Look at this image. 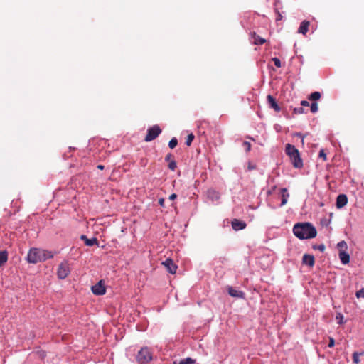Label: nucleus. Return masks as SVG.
Listing matches in <instances>:
<instances>
[{
    "label": "nucleus",
    "instance_id": "nucleus-1",
    "mask_svg": "<svg viewBox=\"0 0 364 364\" xmlns=\"http://www.w3.org/2000/svg\"><path fill=\"white\" fill-rule=\"evenodd\" d=\"M294 235L299 240H310L317 235V230L309 222L297 223L292 229Z\"/></svg>",
    "mask_w": 364,
    "mask_h": 364
},
{
    "label": "nucleus",
    "instance_id": "nucleus-2",
    "mask_svg": "<svg viewBox=\"0 0 364 364\" xmlns=\"http://www.w3.org/2000/svg\"><path fill=\"white\" fill-rule=\"evenodd\" d=\"M285 153L289 156L293 166L296 168L303 167V161L301 158L299 150L295 146L291 144H287L285 146Z\"/></svg>",
    "mask_w": 364,
    "mask_h": 364
},
{
    "label": "nucleus",
    "instance_id": "nucleus-3",
    "mask_svg": "<svg viewBox=\"0 0 364 364\" xmlns=\"http://www.w3.org/2000/svg\"><path fill=\"white\" fill-rule=\"evenodd\" d=\"M152 359L151 349L147 346L141 348L136 355V360L139 364H148Z\"/></svg>",
    "mask_w": 364,
    "mask_h": 364
},
{
    "label": "nucleus",
    "instance_id": "nucleus-4",
    "mask_svg": "<svg viewBox=\"0 0 364 364\" xmlns=\"http://www.w3.org/2000/svg\"><path fill=\"white\" fill-rule=\"evenodd\" d=\"M41 249L31 248L26 257V260L28 263L36 264L41 262Z\"/></svg>",
    "mask_w": 364,
    "mask_h": 364
},
{
    "label": "nucleus",
    "instance_id": "nucleus-5",
    "mask_svg": "<svg viewBox=\"0 0 364 364\" xmlns=\"http://www.w3.org/2000/svg\"><path fill=\"white\" fill-rule=\"evenodd\" d=\"M161 129L157 124L150 127L147 129L146 135L144 138L146 142L154 140L161 133Z\"/></svg>",
    "mask_w": 364,
    "mask_h": 364
},
{
    "label": "nucleus",
    "instance_id": "nucleus-6",
    "mask_svg": "<svg viewBox=\"0 0 364 364\" xmlns=\"http://www.w3.org/2000/svg\"><path fill=\"white\" fill-rule=\"evenodd\" d=\"M70 273V269L69 264H68V261L62 262L58 267V270H57L58 277L60 279H64L68 276V274Z\"/></svg>",
    "mask_w": 364,
    "mask_h": 364
},
{
    "label": "nucleus",
    "instance_id": "nucleus-7",
    "mask_svg": "<svg viewBox=\"0 0 364 364\" xmlns=\"http://www.w3.org/2000/svg\"><path fill=\"white\" fill-rule=\"evenodd\" d=\"M91 289L92 292L97 296H102L106 293V289L102 280L99 281L96 284L93 285Z\"/></svg>",
    "mask_w": 364,
    "mask_h": 364
},
{
    "label": "nucleus",
    "instance_id": "nucleus-8",
    "mask_svg": "<svg viewBox=\"0 0 364 364\" xmlns=\"http://www.w3.org/2000/svg\"><path fill=\"white\" fill-rule=\"evenodd\" d=\"M227 291L230 296L237 299H245V293L241 290L237 289L231 286L227 287Z\"/></svg>",
    "mask_w": 364,
    "mask_h": 364
},
{
    "label": "nucleus",
    "instance_id": "nucleus-9",
    "mask_svg": "<svg viewBox=\"0 0 364 364\" xmlns=\"http://www.w3.org/2000/svg\"><path fill=\"white\" fill-rule=\"evenodd\" d=\"M162 264L164 265L165 267H166L169 273L173 274L176 272L178 266L173 262L172 259H166V260L162 262Z\"/></svg>",
    "mask_w": 364,
    "mask_h": 364
},
{
    "label": "nucleus",
    "instance_id": "nucleus-10",
    "mask_svg": "<svg viewBox=\"0 0 364 364\" xmlns=\"http://www.w3.org/2000/svg\"><path fill=\"white\" fill-rule=\"evenodd\" d=\"M267 101L269 107L273 109L275 112H279L281 111V107L277 103V100L271 95H268L267 97Z\"/></svg>",
    "mask_w": 364,
    "mask_h": 364
},
{
    "label": "nucleus",
    "instance_id": "nucleus-11",
    "mask_svg": "<svg viewBox=\"0 0 364 364\" xmlns=\"http://www.w3.org/2000/svg\"><path fill=\"white\" fill-rule=\"evenodd\" d=\"M231 225L234 230L238 231L245 229L247 226V224L243 220L233 219L231 222Z\"/></svg>",
    "mask_w": 364,
    "mask_h": 364
},
{
    "label": "nucleus",
    "instance_id": "nucleus-12",
    "mask_svg": "<svg viewBox=\"0 0 364 364\" xmlns=\"http://www.w3.org/2000/svg\"><path fill=\"white\" fill-rule=\"evenodd\" d=\"M80 238L81 240L84 241L85 245L88 247H92L95 245L99 246V242L96 237L87 238L86 235H82Z\"/></svg>",
    "mask_w": 364,
    "mask_h": 364
},
{
    "label": "nucleus",
    "instance_id": "nucleus-13",
    "mask_svg": "<svg viewBox=\"0 0 364 364\" xmlns=\"http://www.w3.org/2000/svg\"><path fill=\"white\" fill-rule=\"evenodd\" d=\"M348 203V197L346 194H339L336 198V207L340 209Z\"/></svg>",
    "mask_w": 364,
    "mask_h": 364
},
{
    "label": "nucleus",
    "instance_id": "nucleus-14",
    "mask_svg": "<svg viewBox=\"0 0 364 364\" xmlns=\"http://www.w3.org/2000/svg\"><path fill=\"white\" fill-rule=\"evenodd\" d=\"M302 263L303 264L312 267L315 264L314 255L304 254L302 258Z\"/></svg>",
    "mask_w": 364,
    "mask_h": 364
},
{
    "label": "nucleus",
    "instance_id": "nucleus-15",
    "mask_svg": "<svg viewBox=\"0 0 364 364\" xmlns=\"http://www.w3.org/2000/svg\"><path fill=\"white\" fill-rule=\"evenodd\" d=\"M281 196H282V201L280 203V207L284 206L287 204L288 198L289 197V194L288 193L287 188H282L280 189Z\"/></svg>",
    "mask_w": 364,
    "mask_h": 364
},
{
    "label": "nucleus",
    "instance_id": "nucleus-16",
    "mask_svg": "<svg viewBox=\"0 0 364 364\" xmlns=\"http://www.w3.org/2000/svg\"><path fill=\"white\" fill-rule=\"evenodd\" d=\"M208 198L211 200L212 201H216L220 199V195L218 191L214 190V189H209L208 190Z\"/></svg>",
    "mask_w": 364,
    "mask_h": 364
},
{
    "label": "nucleus",
    "instance_id": "nucleus-17",
    "mask_svg": "<svg viewBox=\"0 0 364 364\" xmlns=\"http://www.w3.org/2000/svg\"><path fill=\"white\" fill-rule=\"evenodd\" d=\"M309 24H310L309 21H308L306 20L303 21L300 23V26H299V28L297 32L299 33H301L303 35H305L307 33V31H309Z\"/></svg>",
    "mask_w": 364,
    "mask_h": 364
},
{
    "label": "nucleus",
    "instance_id": "nucleus-18",
    "mask_svg": "<svg viewBox=\"0 0 364 364\" xmlns=\"http://www.w3.org/2000/svg\"><path fill=\"white\" fill-rule=\"evenodd\" d=\"M339 259L343 264H347L350 262V255L347 252H338Z\"/></svg>",
    "mask_w": 364,
    "mask_h": 364
},
{
    "label": "nucleus",
    "instance_id": "nucleus-19",
    "mask_svg": "<svg viewBox=\"0 0 364 364\" xmlns=\"http://www.w3.org/2000/svg\"><path fill=\"white\" fill-rule=\"evenodd\" d=\"M252 38L254 40L253 43L257 46H260L264 44L266 42V40L259 35H257L255 32L252 33Z\"/></svg>",
    "mask_w": 364,
    "mask_h": 364
},
{
    "label": "nucleus",
    "instance_id": "nucleus-20",
    "mask_svg": "<svg viewBox=\"0 0 364 364\" xmlns=\"http://www.w3.org/2000/svg\"><path fill=\"white\" fill-rule=\"evenodd\" d=\"M41 262H45L48 259H52L54 256L53 253L51 251L41 249Z\"/></svg>",
    "mask_w": 364,
    "mask_h": 364
},
{
    "label": "nucleus",
    "instance_id": "nucleus-21",
    "mask_svg": "<svg viewBox=\"0 0 364 364\" xmlns=\"http://www.w3.org/2000/svg\"><path fill=\"white\" fill-rule=\"evenodd\" d=\"M8 260V252L6 250L0 251V267L3 266Z\"/></svg>",
    "mask_w": 364,
    "mask_h": 364
},
{
    "label": "nucleus",
    "instance_id": "nucleus-22",
    "mask_svg": "<svg viewBox=\"0 0 364 364\" xmlns=\"http://www.w3.org/2000/svg\"><path fill=\"white\" fill-rule=\"evenodd\" d=\"M337 247L338 249V252H347L348 245L344 240H343L338 243Z\"/></svg>",
    "mask_w": 364,
    "mask_h": 364
},
{
    "label": "nucleus",
    "instance_id": "nucleus-23",
    "mask_svg": "<svg viewBox=\"0 0 364 364\" xmlns=\"http://www.w3.org/2000/svg\"><path fill=\"white\" fill-rule=\"evenodd\" d=\"M364 355V351L361 353L354 352L353 353V361L355 364H359L360 360L359 359L360 355Z\"/></svg>",
    "mask_w": 364,
    "mask_h": 364
},
{
    "label": "nucleus",
    "instance_id": "nucleus-24",
    "mask_svg": "<svg viewBox=\"0 0 364 364\" xmlns=\"http://www.w3.org/2000/svg\"><path fill=\"white\" fill-rule=\"evenodd\" d=\"M308 99L312 102H316L317 100H318V91H315V92H312L309 96Z\"/></svg>",
    "mask_w": 364,
    "mask_h": 364
},
{
    "label": "nucleus",
    "instance_id": "nucleus-25",
    "mask_svg": "<svg viewBox=\"0 0 364 364\" xmlns=\"http://www.w3.org/2000/svg\"><path fill=\"white\" fill-rule=\"evenodd\" d=\"M318 104H317V102H312L310 105H309V109L311 111V112L312 113H315L318 111Z\"/></svg>",
    "mask_w": 364,
    "mask_h": 364
},
{
    "label": "nucleus",
    "instance_id": "nucleus-26",
    "mask_svg": "<svg viewBox=\"0 0 364 364\" xmlns=\"http://www.w3.org/2000/svg\"><path fill=\"white\" fill-rule=\"evenodd\" d=\"M178 145V139L173 137L168 142V147L171 149H174Z\"/></svg>",
    "mask_w": 364,
    "mask_h": 364
},
{
    "label": "nucleus",
    "instance_id": "nucleus-27",
    "mask_svg": "<svg viewBox=\"0 0 364 364\" xmlns=\"http://www.w3.org/2000/svg\"><path fill=\"white\" fill-rule=\"evenodd\" d=\"M196 363V360L191 358H186L185 359H182L179 364H194Z\"/></svg>",
    "mask_w": 364,
    "mask_h": 364
},
{
    "label": "nucleus",
    "instance_id": "nucleus-28",
    "mask_svg": "<svg viewBox=\"0 0 364 364\" xmlns=\"http://www.w3.org/2000/svg\"><path fill=\"white\" fill-rule=\"evenodd\" d=\"M331 216H332V213H330L328 218H324V219H322V220L320 221V224H321L322 226H328V225L330 224V223H331Z\"/></svg>",
    "mask_w": 364,
    "mask_h": 364
},
{
    "label": "nucleus",
    "instance_id": "nucleus-29",
    "mask_svg": "<svg viewBox=\"0 0 364 364\" xmlns=\"http://www.w3.org/2000/svg\"><path fill=\"white\" fill-rule=\"evenodd\" d=\"M194 138H195V136L193 135V134H192V133L189 134L187 136V137H186V140L185 144H186L188 146H191V144H192V142H193V139H194Z\"/></svg>",
    "mask_w": 364,
    "mask_h": 364
},
{
    "label": "nucleus",
    "instance_id": "nucleus-30",
    "mask_svg": "<svg viewBox=\"0 0 364 364\" xmlns=\"http://www.w3.org/2000/svg\"><path fill=\"white\" fill-rule=\"evenodd\" d=\"M305 112H307V109H305V108L302 107H295L294 109V113L296 114H299Z\"/></svg>",
    "mask_w": 364,
    "mask_h": 364
},
{
    "label": "nucleus",
    "instance_id": "nucleus-31",
    "mask_svg": "<svg viewBox=\"0 0 364 364\" xmlns=\"http://www.w3.org/2000/svg\"><path fill=\"white\" fill-rule=\"evenodd\" d=\"M168 167L170 170L175 171L177 167L176 161L175 160L170 161V162H168Z\"/></svg>",
    "mask_w": 364,
    "mask_h": 364
},
{
    "label": "nucleus",
    "instance_id": "nucleus-32",
    "mask_svg": "<svg viewBox=\"0 0 364 364\" xmlns=\"http://www.w3.org/2000/svg\"><path fill=\"white\" fill-rule=\"evenodd\" d=\"M242 146L246 152H249L251 150V144L247 141L242 142Z\"/></svg>",
    "mask_w": 364,
    "mask_h": 364
},
{
    "label": "nucleus",
    "instance_id": "nucleus-33",
    "mask_svg": "<svg viewBox=\"0 0 364 364\" xmlns=\"http://www.w3.org/2000/svg\"><path fill=\"white\" fill-rule=\"evenodd\" d=\"M301 105L302 107H304L305 109H307V112L309 111L310 103L307 100H302L301 102Z\"/></svg>",
    "mask_w": 364,
    "mask_h": 364
},
{
    "label": "nucleus",
    "instance_id": "nucleus-34",
    "mask_svg": "<svg viewBox=\"0 0 364 364\" xmlns=\"http://www.w3.org/2000/svg\"><path fill=\"white\" fill-rule=\"evenodd\" d=\"M272 61L274 62V64L277 68L281 67V61L278 58H277V57L273 58Z\"/></svg>",
    "mask_w": 364,
    "mask_h": 364
},
{
    "label": "nucleus",
    "instance_id": "nucleus-35",
    "mask_svg": "<svg viewBox=\"0 0 364 364\" xmlns=\"http://www.w3.org/2000/svg\"><path fill=\"white\" fill-rule=\"evenodd\" d=\"M355 295L358 299L364 298V288H362L360 290L358 291Z\"/></svg>",
    "mask_w": 364,
    "mask_h": 364
},
{
    "label": "nucleus",
    "instance_id": "nucleus-36",
    "mask_svg": "<svg viewBox=\"0 0 364 364\" xmlns=\"http://www.w3.org/2000/svg\"><path fill=\"white\" fill-rule=\"evenodd\" d=\"M256 168H257V166L255 164H253L251 162H248L247 168V171H250L255 170Z\"/></svg>",
    "mask_w": 364,
    "mask_h": 364
},
{
    "label": "nucleus",
    "instance_id": "nucleus-37",
    "mask_svg": "<svg viewBox=\"0 0 364 364\" xmlns=\"http://www.w3.org/2000/svg\"><path fill=\"white\" fill-rule=\"evenodd\" d=\"M173 156L171 153H169L165 156V161L167 162H170V161L173 160Z\"/></svg>",
    "mask_w": 364,
    "mask_h": 364
},
{
    "label": "nucleus",
    "instance_id": "nucleus-38",
    "mask_svg": "<svg viewBox=\"0 0 364 364\" xmlns=\"http://www.w3.org/2000/svg\"><path fill=\"white\" fill-rule=\"evenodd\" d=\"M320 158H322L323 161L326 160V155L324 153L323 150H320Z\"/></svg>",
    "mask_w": 364,
    "mask_h": 364
},
{
    "label": "nucleus",
    "instance_id": "nucleus-39",
    "mask_svg": "<svg viewBox=\"0 0 364 364\" xmlns=\"http://www.w3.org/2000/svg\"><path fill=\"white\" fill-rule=\"evenodd\" d=\"M335 344V341H334V339L333 338H330L329 339V343H328V347L331 348L334 346Z\"/></svg>",
    "mask_w": 364,
    "mask_h": 364
},
{
    "label": "nucleus",
    "instance_id": "nucleus-40",
    "mask_svg": "<svg viewBox=\"0 0 364 364\" xmlns=\"http://www.w3.org/2000/svg\"><path fill=\"white\" fill-rule=\"evenodd\" d=\"M336 319L339 321H338V323H343V316L341 314H338V316H336Z\"/></svg>",
    "mask_w": 364,
    "mask_h": 364
},
{
    "label": "nucleus",
    "instance_id": "nucleus-41",
    "mask_svg": "<svg viewBox=\"0 0 364 364\" xmlns=\"http://www.w3.org/2000/svg\"><path fill=\"white\" fill-rule=\"evenodd\" d=\"M208 122L207 121H203L200 123V125L199 126V127L204 129L205 127L208 126Z\"/></svg>",
    "mask_w": 364,
    "mask_h": 364
},
{
    "label": "nucleus",
    "instance_id": "nucleus-42",
    "mask_svg": "<svg viewBox=\"0 0 364 364\" xmlns=\"http://www.w3.org/2000/svg\"><path fill=\"white\" fill-rule=\"evenodd\" d=\"M164 203H165V200H164V198H161L159 199V204L160 206L164 207Z\"/></svg>",
    "mask_w": 364,
    "mask_h": 364
},
{
    "label": "nucleus",
    "instance_id": "nucleus-43",
    "mask_svg": "<svg viewBox=\"0 0 364 364\" xmlns=\"http://www.w3.org/2000/svg\"><path fill=\"white\" fill-rule=\"evenodd\" d=\"M177 198V195L176 193H172L169 196V200H174Z\"/></svg>",
    "mask_w": 364,
    "mask_h": 364
},
{
    "label": "nucleus",
    "instance_id": "nucleus-44",
    "mask_svg": "<svg viewBox=\"0 0 364 364\" xmlns=\"http://www.w3.org/2000/svg\"><path fill=\"white\" fill-rule=\"evenodd\" d=\"M282 14L279 11H277V16L276 18V21L282 20Z\"/></svg>",
    "mask_w": 364,
    "mask_h": 364
},
{
    "label": "nucleus",
    "instance_id": "nucleus-45",
    "mask_svg": "<svg viewBox=\"0 0 364 364\" xmlns=\"http://www.w3.org/2000/svg\"><path fill=\"white\" fill-rule=\"evenodd\" d=\"M97 168L100 170H103L105 168V166L102 164L97 165Z\"/></svg>",
    "mask_w": 364,
    "mask_h": 364
},
{
    "label": "nucleus",
    "instance_id": "nucleus-46",
    "mask_svg": "<svg viewBox=\"0 0 364 364\" xmlns=\"http://www.w3.org/2000/svg\"><path fill=\"white\" fill-rule=\"evenodd\" d=\"M324 250H325L324 245H321L320 244V252H323Z\"/></svg>",
    "mask_w": 364,
    "mask_h": 364
},
{
    "label": "nucleus",
    "instance_id": "nucleus-47",
    "mask_svg": "<svg viewBox=\"0 0 364 364\" xmlns=\"http://www.w3.org/2000/svg\"><path fill=\"white\" fill-rule=\"evenodd\" d=\"M296 135L299 136L302 139V142L304 143V136L302 135L301 133H296Z\"/></svg>",
    "mask_w": 364,
    "mask_h": 364
},
{
    "label": "nucleus",
    "instance_id": "nucleus-48",
    "mask_svg": "<svg viewBox=\"0 0 364 364\" xmlns=\"http://www.w3.org/2000/svg\"><path fill=\"white\" fill-rule=\"evenodd\" d=\"M313 249L314 250H318V244H315L313 245Z\"/></svg>",
    "mask_w": 364,
    "mask_h": 364
},
{
    "label": "nucleus",
    "instance_id": "nucleus-49",
    "mask_svg": "<svg viewBox=\"0 0 364 364\" xmlns=\"http://www.w3.org/2000/svg\"><path fill=\"white\" fill-rule=\"evenodd\" d=\"M275 188H276V186H273V187H272V189H271V191H269L268 193H269V194H271V193H272V192L273 191H274V190H275Z\"/></svg>",
    "mask_w": 364,
    "mask_h": 364
},
{
    "label": "nucleus",
    "instance_id": "nucleus-50",
    "mask_svg": "<svg viewBox=\"0 0 364 364\" xmlns=\"http://www.w3.org/2000/svg\"><path fill=\"white\" fill-rule=\"evenodd\" d=\"M40 356H41V358H44V357L46 356V353H45V352H44V351L41 352V353H40Z\"/></svg>",
    "mask_w": 364,
    "mask_h": 364
},
{
    "label": "nucleus",
    "instance_id": "nucleus-51",
    "mask_svg": "<svg viewBox=\"0 0 364 364\" xmlns=\"http://www.w3.org/2000/svg\"><path fill=\"white\" fill-rule=\"evenodd\" d=\"M304 138H306V139H309L308 134H306V136H304Z\"/></svg>",
    "mask_w": 364,
    "mask_h": 364
},
{
    "label": "nucleus",
    "instance_id": "nucleus-52",
    "mask_svg": "<svg viewBox=\"0 0 364 364\" xmlns=\"http://www.w3.org/2000/svg\"><path fill=\"white\" fill-rule=\"evenodd\" d=\"M173 364H179V363H177L176 361H174Z\"/></svg>",
    "mask_w": 364,
    "mask_h": 364
}]
</instances>
